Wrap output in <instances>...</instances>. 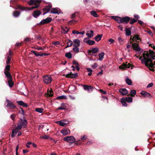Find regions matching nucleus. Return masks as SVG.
<instances>
[{
	"instance_id": "nucleus-1",
	"label": "nucleus",
	"mask_w": 155,
	"mask_h": 155,
	"mask_svg": "<svg viewBox=\"0 0 155 155\" xmlns=\"http://www.w3.org/2000/svg\"><path fill=\"white\" fill-rule=\"evenodd\" d=\"M143 58L142 56L140 57L139 59L141 60L142 63L149 68L151 71H154L153 68L155 67V61L153 64L152 60L155 59V52L153 50L150 49L149 51H145L142 54Z\"/></svg>"
},
{
	"instance_id": "nucleus-2",
	"label": "nucleus",
	"mask_w": 155,
	"mask_h": 155,
	"mask_svg": "<svg viewBox=\"0 0 155 155\" xmlns=\"http://www.w3.org/2000/svg\"><path fill=\"white\" fill-rule=\"evenodd\" d=\"M41 2L40 0H30L29 2H28L27 3L30 5H34L35 6L31 8L23 7L20 5L17 6L16 8L20 9L21 11H27L32 10L34 8H37L40 6L39 4Z\"/></svg>"
},
{
	"instance_id": "nucleus-3",
	"label": "nucleus",
	"mask_w": 155,
	"mask_h": 155,
	"mask_svg": "<svg viewBox=\"0 0 155 155\" xmlns=\"http://www.w3.org/2000/svg\"><path fill=\"white\" fill-rule=\"evenodd\" d=\"M43 82L46 84H50L52 81V78L50 75H45L42 78Z\"/></svg>"
},
{
	"instance_id": "nucleus-4",
	"label": "nucleus",
	"mask_w": 155,
	"mask_h": 155,
	"mask_svg": "<svg viewBox=\"0 0 155 155\" xmlns=\"http://www.w3.org/2000/svg\"><path fill=\"white\" fill-rule=\"evenodd\" d=\"M7 105L6 107L10 109H14L16 108V106L10 101L6 99Z\"/></svg>"
},
{
	"instance_id": "nucleus-5",
	"label": "nucleus",
	"mask_w": 155,
	"mask_h": 155,
	"mask_svg": "<svg viewBox=\"0 0 155 155\" xmlns=\"http://www.w3.org/2000/svg\"><path fill=\"white\" fill-rule=\"evenodd\" d=\"M64 140L67 141L69 143H73L74 142L75 138L73 136H68L65 137Z\"/></svg>"
},
{
	"instance_id": "nucleus-6",
	"label": "nucleus",
	"mask_w": 155,
	"mask_h": 155,
	"mask_svg": "<svg viewBox=\"0 0 155 155\" xmlns=\"http://www.w3.org/2000/svg\"><path fill=\"white\" fill-rule=\"evenodd\" d=\"M127 62H126V63H123L119 67V69L124 70L127 68H130L131 66V65L130 63H128L127 64Z\"/></svg>"
},
{
	"instance_id": "nucleus-7",
	"label": "nucleus",
	"mask_w": 155,
	"mask_h": 155,
	"mask_svg": "<svg viewBox=\"0 0 155 155\" xmlns=\"http://www.w3.org/2000/svg\"><path fill=\"white\" fill-rule=\"evenodd\" d=\"M65 76L68 78H76L78 77V75L77 73L73 74L71 72L70 73L66 74Z\"/></svg>"
},
{
	"instance_id": "nucleus-8",
	"label": "nucleus",
	"mask_w": 155,
	"mask_h": 155,
	"mask_svg": "<svg viewBox=\"0 0 155 155\" xmlns=\"http://www.w3.org/2000/svg\"><path fill=\"white\" fill-rule=\"evenodd\" d=\"M52 20L51 18L48 17L45 19H44L41 21L39 24V25H43L45 24L48 23Z\"/></svg>"
},
{
	"instance_id": "nucleus-9",
	"label": "nucleus",
	"mask_w": 155,
	"mask_h": 155,
	"mask_svg": "<svg viewBox=\"0 0 155 155\" xmlns=\"http://www.w3.org/2000/svg\"><path fill=\"white\" fill-rule=\"evenodd\" d=\"M27 124L26 120L24 118L23 119H21L19 121L18 126H26Z\"/></svg>"
},
{
	"instance_id": "nucleus-10",
	"label": "nucleus",
	"mask_w": 155,
	"mask_h": 155,
	"mask_svg": "<svg viewBox=\"0 0 155 155\" xmlns=\"http://www.w3.org/2000/svg\"><path fill=\"white\" fill-rule=\"evenodd\" d=\"M56 123L59 124L60 126H64L68 124L69 121L67 120H64L57 121Z\"/></svg>"
},
{
	"instance_id": "nucleus-11",
	"label": "nucleus",
	"mask_w": 155,
	"mask_h": 155,
	"mask_svg": "<svg viewBox=\"0 0 155 155\" xmlns=\"http://www.w3.org/2000/svg\"><path fill=\"white\" fill-rule=\"evenodd\" d=\"M98 51V48H93L87 51L88 54L90 55H93L92 53L95 54L97 53Z\"/></svg>"
},
{
	"instance_id": "nucleus-12",
	"label": "nucleus",
	"mask_w": 155,
	"mask_h": 155,
	"mask_svg": "<svg viewBox=\"0 0 155 155\" xmlns=\"http://www.w3.org/2000/svg\"><path fill=\"white\" fill-rule=\"evenodd\" d=\"M22 128V127H17V128L14 129L12 131V134L11 136L12 137H14L16 134L18 132V130L21 129Z\"/></svg>"
},
{
	"instance_id": "nucleus-13",
	"label": "nucleus",
	"mask_w": 155,
	"mask_h": 155,
	"mask_svg": "<svg viewBox=\"0 0 155 155\" xmlns=\"http://www.w3.org/2000/svg\"><path fill=\"white\" fill-rule=\"evenodd\" d=\"M139 37V36L137 35H134L133 36H131L130 38V40H132L133 41V42L135 41L137 42H139V41H137V40H140V38Z\"/></svg>"
},
{
	"instance_id": "nucleus-14",
	"label": "nucleus",
	"mask_w": 155,
	"mask_h": 155,
	"mask_svg": "<svg viewBox=\"0 0 155 155\" xmlns=\"http://www.w3.org/2000/svg\"><path fill=\"white\" fill-rule=\"evenodd\" d=\"M111 18L119 23H122V18L119 16H112Z\"/></svg>"
},
{
	"instance_id": "nucleus-15",
	"label": "nucleus",
	"mask_w": 155,
	"mask_h": 155,
	"mask_svg": "<svg viewBox=\"0 0 155 155\" xmlns=\"http://www.w3.org/2000/svg\"><path fill=\"white\" fill-rule=\"evenodd\" d=\"M52 7V6L51 5H46L45 8L43 9V11L44 12L43 15H44L45 14L49 12L50 9Z\"/></svg>"
},
{
	"instance_id": "nucleus-16",
	"label": "nucleus",
	"mask_w": 155,
	"mask_h": 155,
	"mask_svg": "<svg viewBox=\"0 0 155 155\" xmlns=\"http://www.w3.org/2000/svg\"><path fill=\"white\" fill-rule=\"evenodd\" d=\"M83 87L84 90L88 91H92L93 90L94 87L91 86H89L86 85H83Z\"/></svg>"
},
{
	"instance_id": "nucleus-17",
	"label": "nucleus",
	"mask_w": 155,
	"mask_h": 155,
	"mask_svg": "<svg viewBox=\"0 0 155 155\" xmlns=\"http://www.w3.org/2000/svg\"><path fill=\"white\" fill-rule=\"evenodd\" d=\"M139 44H138L134 43L132 44V48H133L134 50L136 51H138L140 50L141 48L139 47Z\"/></svg>"
},
{
	"instance_id": "nucleus-18",
	"label": "nucleus",
	"mask_w": 155,
	"mask_h": 155,
	"mask_svg": "<svg viewBox=\"0 0 155 155\" xmlns=\"http://www.w3.org/2000/svg\"><path fill=\"white\" fill-rule=\"evenodd\" d=\"M61 132L64 135H66L67 134H70V130L67 128L63 129L61 131Z\"/></svg>"
},
{
	"instance_id": "nucleus-19",
	"label": "nucleus",
	"mask_w": 155,
	"mask_h": 155,
	"mask_svg": "<svg viewBox=\"0 0 155 155\" xmlns=\"http://www.w3.org/2000/svg\"><path fill=\"white\" fill-rule=\"evenodd\" d=\"M119 91L121 94L123 96L126 95L128 94V91L125 88H120Z\"/></svg>"
},
{
	"instance_id": "nucleus-20",
	"label": "nucleus",
	"mask_w": 155,
	"mask_h": 155,
	"mask_svg": "<svg viewBox=\"0 0 155 155\" xmlns=\"http://www.w3.org/2000/svg\"><path fill=\"white\" fill-rule=\"evenodd\" d=\"M41 13V12L39 10H36L33 12L32 15L34 17L37 18L39 16Z\"/></svg>"
},
{
	"instance_id": "nucleus-21",
	"label": "nucleus",
	"mask_w": 155,
	"mask_h": 155,
	"mask_svg": "<svg viewBox=\"0 0 155 155\" xmlns=\"http://www.w3.org/2000/svg\"><path fill=\"white\" fill-rule=\"evenodd\" d=\"M73 42L74 44L73 45V46L75 47H78L80 45V41L78 39H75L73 41Z\"/></svg>"
},
{
	"instance_id": "nucleus-22",
	"label": "nucleus",
	"mask_w": 155,
	"mask_h": 155,
	"mask_svg": "<svg viewBox=\"0 0 155 155\" xmlns=\"http://www.w3.org/2000/svg\"><path fill=\"white\" fill-rule=\"evenodd\" d=\"M140 94L145 97H147L149 98H150L151 97V96L149 93L144 91H142L141 92Z\"/></svg>"
},
{
	"instance_id": "nucleus-23",
	"label": "nucleus",
	"mask_w": 155,
	"mask_h": 155,
	"mask_svg": "<svg viewBox=\"0 0 155 155\" xmlns=\"http://www.w3.org/2000/svg\"><path fill=\"white\" fill-rule=\"evenodd\" d=\"M131 19V18L128 16H125L122 18V23L125 22L126 23H128L129 21Z\"/></svg>"
},
{
	"instance_id": "nucleus-24",
	"label": "nucleus",
	"mask_w": 155,
	"mask_h": 155,
	"mask_svg": "<svg viewBox=\"0 0 155 155\" xmlns=\"http://www.w3.org/2000/svg\"><path fill=\"white\" fill-rule=\"evenodd\" d=\"M4 73L8 80L12 79V76L9 72L4 71Z\"/></svg>"
},
{
	"instance_id": "nucleus-25",
	"label": "nucleus",
	"mask_w": 155,
	"mask_h": 155,
	"mask_svg": "<svg viewBox=\"0 0 155 155\" xmlns=\"http://www.w3.org/2000/svg\"><path fill=\"white\" fill-rule=\"evenodd\" d=\"M16 102L19 105L23 106L24 107H26L28 106V104L25 103L22 101H17Z\"/></svg>"
},
{
	"instance_id": "nucleus-26",
	"label": "nucleus",
	"mask_w": 155,
	"mask_h": 155,
	"mask_svg": "<svg viewBox=\"0 0 155 155\" xmlns=\"http://www.w3.org/2000/svg\"><path fill=\"white\" fill-rule=\"evenodd\" d=\"M16 102L19 105L23 106L24 107H26L28 106V104L25 103L22 101H17Z\"/></svg>"
},
{
	"instance_id": "nucleus-27",
	"label": "nucleus",
	"mask_w": 155,
	"mask_h": 155,
	"mask_svg": "<svg viewBox=\"0 0 155 155\" xmlns=\"http://www.w3.org/2000/svg\"><path fill=\"white\" fill-rule=\"evenodd\" d=\"M120 102L122 104V106L124 107H127V104L126 103V101H125L124 99V97H122L120 99Z\"/></svg>"
},
{
	"instance_id": "nucleus-28",
	"label": "nucleus",
	"mask_w": 155,
	"mask_h": 155,
	"mask_svg": "<svg viewBox=\"0 0 155 155\" xmlns=\"http://www.w3.org/2000/svg\"><path fill=\"white\" fill-rule=\"evenodd\" d=\"M102 36L103 35L102 34L97 35L95 37L94 39L96 41H98L101 40Z\"/></svg>"
},
{
	"instance_id": "nucleus-29",
	"label": "nucleus",
	"mask_w": 155,
	"mask_h": 155,
	"mask_svg": "<svg viewBox=\"0 0 155 155\" xmlns=\"http://www.w3.org/2000/svg\"><path fill=\"white\" fill-rule=\"evenodd\" d=\"M53 92L52 90H50L48 91V93L45 94L46 96L47 97H51L53 96Z\"/></svg>"
},
{
	"instance_id": "nucleus-30",
	"label": "nucleus",
	"mask_w": 155,
	"mask_h": 155,
	"mask_svg": "<svg viewBox=\"0 0 155 155\" xmlns=\"http://www.w3.org/2000/svg\"><path fill=\"white\" fill-rule=\"evenodd\" d=\"M66 106L65 104L63 103L61 104V106L60 107L58 108V110H65L66 109Z\"/></svg>"
},
{
	"instance_id": "nucleus-31",
	"label": "nucleus",
	"mask_w": 155,
	"mask_h": 155,
	"mask_svg": "<svg viewBox=\"0 0 155 155\" xmlns=\"http://www.w3.org/2000/svg\"><path fill=\"white\" fill-rule=\"evenodd\" d=\"M20 12L18 11H15L13 12V16L15 17H17L19 16Z\"/></svg>"
},
{
	"instance_id": "nucleus-32",
	"label": "nucleus",
	"mask_w": 155,
	"mask_h": 155,
	"mask_svg": "<svg viewBox=\"0 0 155 155\" xmlns=\"http://www.w3.org/2000/svg\"><path fill=\"white\" fill-rule=\"evenodd\" d=\"M124 99L126 102L128 103H132L133 101V98L131 97H124Z\"/></svg>"
},
{
	"instance_id": "nucleus-33",
	"label": "nucleus",
	"mask_w": 155,
	"mask_h": 155,
	"mask_svg": "<svg viewBox=\"0 0 155 155\" xmlns=\"http://www.w3.org/2000/svg\"><path fill=\"white\" fill-rule=\"evenodd\" d=\"M68 42H67V46L65 48H67L73 45V42L71 41L70 40L68 39Z\"/></svg>"
},
{
	"instance_id": "nucleus-34",
	"label": "nucleus",
	"mask_w": 155,
	"mask_h": 155,
	"mask_svg": "<svg viewBox=\"0 0 155 155\" xmlns=\"http://www.w3.org/2000/svg\"><path fill=\"white\" fill-rule=\"evenodd\" d=\"M8 82L10 87H13L14 85V83L12 80V79L8 80Z\"/></svg>"
},
{
	"instance_id": "nucleus-35",
	"label": "nucleus",
	"mask_w": 155,
	"mask_h": 155,
	"mask_svg": "<svg viewBox=\"0 0 155 155\" xmlns=\"http://www.w3.org/2000/svg\"><path fill=\"white\" fill-rule=\"evenodd\" d=\"M90 32L91 34L87 32L86 33V35L88 37V38H91L93 36L94 31L93 30H91L90 31Z\"/></svg>"
},
{
	"instance_id": "nucleus-36",
	"label": "nucleus",
	"mask_w": 155,
	"mask_h": 155,
	"mask_svg": "<svg viewBox=\"0 0 155 155\" xmlns=\"http://www.w3.org/2000/svg\"><path fill=\"white\" fill-rule=\"evenodd\" d=\"M51 13L58 14V10L56 8H53L51 10L50 12Z\"/></svg>"
},
{
	"instance_id": "nucleus-37",
	"label": "nucleus",
	"mask_w": 155,
	"mask_h": 155,
	"mask_svg": "<svg viewBox=\"0 0 155 155\" xmlns=\"http://www.w3.org/2000/svg\"><path fill=\"white\" fill-rule=\"evenodd\" d=\"M104 52H102L98 54L99 57V60L100 61H102L103 58H104Z\"/></svg>"
},
{
	"instance_id": "nucleus-38",
	"label": "nucleus",
	"mask_w": 155,
	"mask_h": 155,
	"mask_svg": "<svg viewBox=\"0 0 155 155\" xmlns=\"http://www.w3.org/2000/svg\"><path fill=\"white\" fill-rule=\"evenodd\" d=\"M67 98V97L65 95H62L61 96H58L57 97L56 99L58 100H61V99H66Z\"/></svg>"
},
{
	"instance_id": "nucleus-39",
	"label": "nucleus",
	"mask_w": 155,
	"mask_h": 155,
	"mask_svg": "<svg viewBox=\"0 0 155 155\" xmlns=\"http://www.w3.org/2000/svg\"><path fill=\"white\" fill-rule=\"evenodd\" d=\"M91 14L95 17H97L98 16L97 12L94 11H91L90 12Z\"/></svg>"
},
{
	"instance_id": "nucleus-40",
	"label": "nucleus",
	"mask_w": 155,
	"mask_h": 155,
	"mask_svg": "<svg viewBox=\"0 0 155 155\" xmlns=\"http://www.w3.org/2000/svg\"><path fill=\"white\" fill-rule=\"evenodd\" d=\"M126 34L127 36H130L131 35V31L130 29L128 28L126 29Z\"/></svg>"
},
{
	"instance_id": "nucleus-41",
	"label": "nucleus",
	"mask_w": 155,
	"mask_h": 155,
	"mask_svg": "<svg viewBox=\"0 0 155 155\" xmlns=\"http://www.w3.org/2000/svg\"><path fill=\"white\" fill-rule=\"evenodd\" d=\"M87 43L89 45H93L95 44V42L94 41L90 40L87 41Z\"/></svg>"
},
{
	"instance_id": "nucleus-42",
	"label": "nucleus",
	"mask_w": 155,
	"mask_h": 155,
	"mask_svg": "<svg viewBox=\"0 0 155 155\" xmlns=\"http://www.w3.org/2000/svg\"><path fill=\"white\" fill-rule=\"evenodd\" d=\"M10 66L8 64H7V65L4 69V71L7 72H9L10 70Z\"/></svg>"
},
{
	"instance_id": "nucleus-43",
	"label": "nucleus",
	"mask_w": 155,
	"mask_h": 155,
	"mask_svg": "<svg viewBox=\"0 0 155 155\" xmlns=\"http://www.w3.org/2000/svg\"><path fill=\"white\" fill-rule=\"evenodd\" d=\"M126 83L129 85H131L132 83V81L128 78L126 79Z\"/></svg>"
},
{
	"instance_id": "nucleus-44",
	"label": "nucleus",
	"mask_w": 155,
	"mask_h": 155,
	"mask_svg": "<svg viewBox=\"0 0 155 155\" xmlns=\"http://www.w3.org/2000/svg\"><path fill=\"white\" fill-rule=\"evenodd\" d=\"M136 94V91L135 90H131L130 95L132 97H134Z\"/></svg>"
},
{
	"instance_id": "nucleus-45",
	"label": "nucleus",
	"mask_w": 155,
	"mask_h": 155,
	"mask_svg": "<svg viewBox=\"0 0 155 155\" xmlns=\"http://www.w3.org/2000/svg\"><path fill=\"white\" fill-rule=\"evenodd\" d=\"M65 56L68 58H71L72 57V54L70 52H67L65 54Z\"/></svg>"
},
{
	"instance_id": "nucleus-46",
	"label": "nucleus",
	"mask_w": 155,
	"mask_h": 155,
	"mask_svg": "<svg viewBox=\"0 0 155 155\" xmlns=\"http://www.w3.org/2000/svg\"><path fill=\"white\" fill-rule=\"evenodd\" d=\"M44 109L42 108H38L35 109V111L41 113L43 112Z\"/></svg>"
},
{
	"instance_id": "nucleus-47",
	"label": "nucleus",
	"mask_w": 155,
	"mask_h": 155,
	"mask_svg": "<svg viewBox=\"0 0 155 155\" xmlns=\"http://www.w3.org/2000/svg\"><path fill=\"white\" fill-rule=\"evenodd\" d=\"M31 53H34L35 55L37 57L39 56V53L37 51L34 50H32L31 51Z\"/></svg>"
},
{
	"instance_id": "nucleus-48",
	"label": "nucleus",
	"mask_w": 155,
	"mask_h": 155,
	"mask_svg": "<svg viewBox=\"0 0 155 155\" xmlns=\"http://www.w3.org/2000/svg\"><path fill=\"white\" fill-rule=\"evenodd\" d=\"M62 28L64 31V34H66L69 30V29L66 27Z\"/></svg>"
},
{
	"instance_id": "nucleus-49",
	"label": "nucleus",
	"mask_w": 155,
	"mask_h": 155,
	"mask_svg": "<svg viewBox=\"0 0 155 155\" xmlns=\"http://www.w3.org/2000/svg\"><path fill=\"white\" fill-rule=\"evenodd\" d=\"M131 20L130 21V24L131 25H133L136 22L137 20L136 19H135L134 18L131 19Z\"/></svg>"
},
{
	"instance_id": "nucleus-50",
	"label": "nucleus",
	"mask_w": 155,
	"mask_h": 155,
	"mask_svg": "<svg viewBox=\"0 0 155 155\" xmlns=\"http://www.w3.org/2000/svg\"><path fill=\"white\" fill-rule=\"evenodd\" d=\"M73 51L75 52L78 53L79 51V49L78 47H74L73 48Z\"/></svg>"
},
{
	"instance_id": "nucleus-51",
	"label": "nucleus",
	"mask_w": 155,
	"mask_h": 155,
	"mask_svg": "<svg viewBox=\"0 0 155 155\" xmlns=\"http://www.w3.org/2000/svg\"><path fill=\"white\" fill-rule=\"evenodd\" d=\"M87 139V137L85 135H84L83 136H81V139L82 141H84L85 140Z\"/></svg>"
},
{
	"instance_id": "nucleus-52",
	"label": "nucleus",
	"mask_w": 155,
	"mask_h": 155,
	"mask_svg": "<svg viewBox=\"0 0 155 155\" xmlns=\"http://www.w3.org/2000/svg\"><path fill=\"white\" fill-rule=\"evenodd\" d=\"M16 116V114H12L11 115L10 117L13 121L15 120Z\"/></svg>"
},
{
	"instance_id": "nucleus-53",
	"label": "nucleus",
	"mask_w": 155,
	"mask_h": 155,
	"mask_svg": "<svg viewBox=\"0 0 155 155\" xmlns=\"http://www.w3.org/2000/svg\"><path fill=\"white\" fill-rule=\"evenodd\" d=\"M11 59V58L9 56H8L7 57V61H6L7 64H8L10 63Z\"/></svg>"
},
{
	"instance_id": "nucleus-54",
	"label": "nucleus",
	"mask_w": 155,
	"mask_h": 155,
	"mask_svg": "<svg viewBox=\"0 0 155 155\" xmlns=\"http://www.w3.org/2000/svg\"><path fill=\"white\" fill-rule=\"evenodd\" d=\"M77 21L75 20H72L71 21H70L68 22V24L69 25H72L73 23H75Z\"/></svg>"
},
{
	"instance_id": "nucleus-55",
	"label": "nucleus",
	"mask_w": 155,
	"mask_h": 155,
	"mask_svg": "<svg viewBox=\"0 0 155 155\" xmlns=\"http://www.w3.org/2000/svg\"><path fill=\"white\" fill-rule=\"evenodd\" d=\"M49 138V136L48 135H44L40 137V138H43L44 139H47Z\"/></svg>"
},
{
	"instance_id": "nucleus-56",
	"label": "nucleus",
	"mask_w": 155,
	"mask_h": 155,
	"mask_svg": "<svg viewBox=\"0 0 155 155\" xmlns=\"http://www.w3.org/2000/svg\"><path fill=\"white\" fill-rule=\"evenodd\" d=\"M31 144H32V143L30 142H29L27 143L26 146L27 148H29L30 147V145Z\"/></svg>"
},
{
	"instance_id": "nucleus-57",
	"label": "nucleus",
	"mask_w": 155,
	"mask_h": 155,
	"mask_svg": "<svg viewBox=\"0 0 155 155\" xmlns=\"http://www.w3.org/2000/svg\"><path fill=\"white\" fill-rule=\"evenodd\" d=\"M34 48L36 49H37L38 50H43L44 49L43 48H42L41 47H39L38 46H37L36 47H35Z\"/></svg>"
},
{
	"instance_id": "nucleus-58",
	"label": "nucleus",
	"mask_w": 155,
	"mask_h": 155,
	"mask_svg": "<svg viewBox=\"0 0 155 155\" xmlns=\"http://www.w3.org/2000/svg\"><path fill=\"white\" fill-rule=\"evenodd\" d=\"M97 63H95L92 66V68L93 69H95L97 67Z\"/></svg>"
},
{
	"instance_id": "nucleus-59",
	"label": "nucleus",
	"mask_w": 155,
	"mask_h": 155,
	"mask_svg": "<svg viewBox=\"0 0 155 155\" xmlns=\"http://www.w3.org/2000/svg\"><path fill=\"white\" fill-rule=\"evenodd\" d=\"M89 40H90L89 38L87 37L84 39L83 41L84 42L87 43V41H88Z\"/></svg>"
},
{
	"instance_id": "nucleus-60",
	"label": "nucleus",
	"mask_w": 155,
	"mask_h": 155,
	"mask_svg": "<svg viewBox=\"0 0 155 155\" xmlns=\"http://www.w3.org/2000/svg\"><path fill=\"white\" fill-rule=\"evenodd\" d=\"M72 33L74 34H79V32L78 31H76L75 30H74L72 31Z\"/></svg>"
},
{
	"instance_id": "nucleus-61",
	"label": "nucleus",
	"mask_w": 155,
	"mask_h": 155,
	"mask_svg": "<svg viewBox=\"0 0 155 155\" xmlns=\"http://www.w3.org/2000/svg\"><path fill=\"white\" fill-rule=\"evenodd\" d=\"M73 64L74 65H79L78 63L75 60H74L72 62Z\"/></svg>"
},
{
	"instance_id": "nucleus-62",
	"label": "nucleus",
	"mask_w": 155,
	"mask_h": 155,
	"mask_svg": "<svg viewBox=\"0 0 155 155\" xmlns=\"http://www.w3.org/2000/svg\"><path fill=\"white\" fill-rule=\"evenodd\" d=\"M21 45V43H16L15 46L16 47L18 48Z\"/></svg>"
},
{
	"instance_id": "nucleus-63",
	"label": "nucleus",
	"mask_w": 155,
	"mask_h": 155,
	"mask_svg": "<svg viewBox=\"0 0 155 155\" xmlns=\"http://www.w3.org/2000/svg\"><path fill=\"white\" fill-rule=\"evenodd\" d=\"M108 41L110 42V43H113L115 41L112 38H110L108 40Z\"/></svg>"
},
{
	"instance_id": "nucleus-64",
	"label": "nucleus",
	"mask_w": 155,
	"mask_h": 155,
	"mask_svg": "<svg viewBox=\"0 0 155 155\" xmlns=\"http://www.w3.org/2000/svg\"><path fill=\"white\" fill-rule=\"evenodd\" d=\"M153 85V84L152 83L149 84L147 86V88H149L152 87Z\"/></svg>"
}]
</instances>
